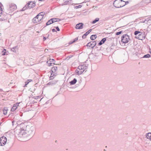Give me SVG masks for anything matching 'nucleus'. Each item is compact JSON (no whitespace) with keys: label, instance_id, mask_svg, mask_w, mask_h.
I'll list each match as a JSON object with an SVG mask.
<instances>
[{"label":"nucleus","instance_id":"nucleus-41","mask_svg":"<svg viewBox=\"0 0 151 151\" xmlns=\"http://www.w3.org/2000/svg\"><path fill=\"white\" fill-rule=\"evenodd\" d=\"M92 29H90L88 32H86L88 34L92 31Z\"/></svg>","mask_w":151,"mask_h":151},{"label":"nucleus","instance_id":"nucleus-42","mask_svg":"<svg viewBox=\"0 0 151 151\" xmlns=\"http://www.w3.org/2000/svg\"><path fill=\"white\" fill-rule=\"evenodd\" d=\"M47 63L48 64V66H51V65H52V63H51V62H50V63H48V61H47Z\"/></svg>","mask_w":151,"mask_h":151},{"label":"nucleus","instance_id":"nucleus-22","mask_svg":"<svg viewBox=\"0 0 151 151\" xmlns=\"http://www.w3.org/2000/svg\"><path fill=\"white\" fill-rule=\"evenodd\" d=\"M51 19L49 20L46 23V26H47L53 23Z\"/></svg>","mask_w":151,"mask_h":151},{"label":"nucleus","instance_id":"nucleus-8","mask_svg":"<svg viewBox=\"0 0 151 151\" xmlns=\"http://www.w3.org/2000/svg\"><path fill=\"white\" fill-rule=\"evenodd\" d=\"M45 13L44 12H42L39 13L36 16L40 21L42 19Z\"/></svg>","mask_w":151,"mask_h":151},{"label":"nucleus","instance_id":"nucleus-44","mask_svg":"<svg viewBox=\"0 0 151 151\" xmlns=\"http://www.w3.org/2000/svg\"><path fill=\"white\" fill-rule=\"evenodd\" d=\"M52 31L53 32H56V31L55 29H52Z\"/></svg>","mask_w":151,"mask_h":151},{"label":"nucleus","instance_id":"nucleus-37","mask_svg":"<svg viewBox=\"0 0 151 151\" xmlns=\"http://www.w3.org/2000/svg\"><path fill=\"white\" fill-rule=\"evenodd\" d=\"M80 65L78 67V69L79 70H80V71H81L82 72V73L84 72V70H83V68H82L81 69V68H80Z\"/></svg>","mask_w":151,"mask_h":151},{"label":"nucleus","instance_id":"nucleus-47","mask_svg":"<svg viewBox=\"0 0 151 151\" xmlns=\"http://www.w3.org/2000/svg\"><path fill=\"white\" fill-rule=\"evenodd\" d=\"M56 19H57V22L60 21L61 20L60 19L58 18H56Z\"/></svg>","mask_w":151,"mask_h":151},{"label":"nucleus","instance_id":"nucleus-13","mask_svg":"<svg viewBox=\"0 0 151 151\" xmlns=\"http://www.w3.org/2000/svg\"><path fill=\"white\" fill-rule=\"evenodd\" d=\"M58 81V80H54L48 83L47 84L53 86L55 84L57 83Z\"/></svg>","mask_w":151,"mask_h":151},{"label":"nucleus","instance_id":"nucleus-10","mask_svg":"<svg viewBox=\"0 0 151 151\" xmlns=\"http://www.w3.org/2000/svg\"><path fill=\"white\" fill-rule=\"evenodd\" d=\"M72 0H63L64 3L62 4V5H67L71 4Z\"/></svg>","mask_w":151,"mask_h":151},{"label":"nucleus","instance_id":"nucleus-26","mask_svg":"<svg viewBox=\"0 0 151 151\" xmlns=\"http://www.w3.org/2000/svg\"><path fill=\"white\" fill-rule=\"evenodd\" d=\"M141 33V32L139 31H135L134 32V35H136V38H137V35L138 34H140Z\"/></svg>","mask_w":151,"mask_h":151},{"label":"nucleus","instance_id":"nucleus-35","mask_svg":"<svg viewBox=\"0 0 151 151\" xmlns=\"http://www.w3.org/2000/svg\"><path fill=\"white\" fill-rule=\"evenodd\" d=\"M50 60H51L50 62L52 63L53 64H55V60H54V59H50Z\"/></svg>","mask_w":151,"mask_h":151},{"label":"nucleus","instance_id":"nucleus-5","mask_svg":"<svg viewBox=\"0 0 151 151\" xmlns=\"http://www.w3.org/2000/svg\"><path fill=\"white\" fill-rule=\"evenodd\" d=\"M7 142V138L4 136L0 138V146L4 145Z\"/></svg>","mask_w":151,"mask_h":151},{"label":"nucleus","instance_id":"nucleus-23","mask_svg":"<svg viewBox=\"0 0 151 151\" xmlns=\"http://www.w3.org/2000/svg\"><path fill=\"white\" fill-rule=\"evenodd\" d=\"M17 107H16L15 105H14L12 107L11 109V111H14L17 108Z\"/></svg>","mask_w":151,"mask_h":151},{"label":"nucleus","instance_id":"nucleus-30","mask_svg":"<svg viewBox=\"0 0 151 151\" xmlns=\"http://www.w3.org/2000/svg\"><path fill=\"white\" fill-rule=\"evenodd\" d=\"M27 8H28V6H27V4H26L21 10V11H24L26 10V9H27Z\"/></svg>","mask_w":151,"mask_h":151},{"label":"nucleus","instance_id":"nucleus-21","mask_svg":"<svg viewBox=\"0 0 151 151\" xmlns=\"http://www.w3.org/2000/svg\"><path fill=\"white\" fill-rule=\"evenodd\" d=\"M76 72L77 74L80 75L82 73V72L80 71L78 68L76 70Z\"/></svg>","mask_w":151,"mask_h":151},{"label":"nucleus","instance_id":"nucleus-60","mask_svg":"<svg viewBox=\"0 0 151 151\" xmlns=\"http://www.w3.org/2000/svg\"><path fill=\"white\" fill-rule=\"evenodd\" d=\"M104 151H105V149H104Z\"/></svg>","mask_w":151,"mask_h":151},{"label":"nucleus","instance_id":"nucleus-3","mask_svg":"<svg viewBox=\"0 0 151 151\" xmlns=\"http://www.w3.org/2000/svg\"><path fill=\"white\" fill-rule=\"evenodd\" d=\"M125 1L122 0H115L113 2V5L116 8H119L126 5Z\"/></svg>","mask_w":151,"mask_h":151},{"label":"nucleus","instance_id":"nucleus-59","mask_svg":"<svg viewBox=\"0 0 151 151\" xmlns=\"http://www.w3.org/2000/svg\"><path fill=\"white\" fill-rule=\"evenodd\" d=\"M1 122H0V125H1Z\"/></svg>","mask_w":151,"mask_h":151},{"label":"nucleus","instance_id":"nucleus-48","mask_svg":"<svg viewBox=\"0 0 151 151\" xmlns=\"http://www.w3.org/2000/svg\"><path fill=\"white\" fill-rule=\"evenodd\" d=\"M3 149L2 148L1 146H0V151H3Z\"/></svg>","mask_w":151,"mask_h":151},{"label":"nucleus","instance_id":"nucleus-29","mask_svg":"<svg viewBox=\"0 0 151 151\" xmlns=\"http://www.w3.org/2000/svg\"><path fill=\"white\" fill-rule=\"evenodd\" d=\"M88 35V33L86 32L82 36V38L83 39H85L86 38V36Z\"/></svg>","mask_w":151,"mask_h":151},{"label":"nucleus","instance_id":"nucleus-17","mask_svg":"<svg viewBox=\"0 0 151 151\" xmlns=\"http://www.w3.org/2000/svg\"><path fill=\"white\" fill-rule=\"evenodd\" d=\"M80 68H83V69L84 70V71H85V72L86 71V70L87 68V66H86V65H80V67H79Z\"/></svg>","mask_w":151,"mask_h":151},{"label":"nucleus","instance_id":"nucleus-56","mask_svg":"<svg viewBox=\"0 0 151 151\" xmlns=\"http://www.w3.org/2000/svg\"><path fill=\"white\" fill-rule=\"evenodd\" d=\"M150 53L151 54V50L150 51Z\"/></svg>","mask_w":151,"mask_h":151},{"label":"nucleus","instance_id":"nucleus-62","mask_svg":"<svg viewBox=\"0 0 151 151\" xmlns=\"http://www.w3.org/2000/svg\"><path fill=\"white\" fill-rule=\"evenodd\" d=\"M150 1H151V0H150Z\"/></svg>","mask_w":151,"mask_h":151},{"label":"nucleus","instance_id":"nucleus-39","mask_svg":"<svg viewBox=\"0 0 151 151\" xmlns=\"http://www.w3.org/2000/svg\"><path fill=\"white\" fill-rule=\"evenodd\" d=\"M81 7H82V6L81 5H78V6H75V7L76 9H78V8H80Z\"/></svg>","mask_w":151,"mask_h":151},{"label":"nucleus","instance_id":"nucleus-38","mask_svg":"<svg viewBox=\"0 0 151 151\" xmlns=\"http://www.w3.org/2000/svg\"><path fill=\"white\" fill-rule=\"evenodd\" d=\"M122 32V31H121L119 32H118L116 33V35H118L120 34Z\"/></svg>","mask_w":151,"mask_h":151},{"label":"nucleus","instance_id":"nucleus-9","mask_svg":"<svg viewBox=\"0 0 151 151\" xmlns=\"http://www.w3.org/2000/svg\"><path fill=\"white\" fill-rule=\"evenodd\" d=\"M83 24L82 23H79L77 24L75 27L76 29H82L83 27Z\"/></svg>","mask_w":151,"mask_h":151},{"label":"nucleus","instance_id":"nucleus-7","mask_svg":"<svg viewBox=\"0 0 151 151\" xmlns=\"http://www.w3.org/2000/svg\"><path fill=\"white\" fill-rule=\"evenodd\" d=\"M28 8L31 9L33 8L35 6V3L34 2H33L32 1H30L27 4Z\"/></svg>","mask_w":151,"mask_h":151},{"label":"nucleus","instance_id":"nucleus-51","mask_svg":"<svg viewBox=\"0 0 151 151\" xmlns=\"http://www.w3.org/2000/svg\"><path fill=\"white\" fill-rule=\"evenodd\" d=\"M128 3H129V2L128 1H126V2L125 1V3L124 4H128Z\"/></svg>","mask_w":151,"mask_h":151},{"label":"nucleus","instance_id":"nucleus-33","mask_svg":"<svg viewBox=\"0 0 151 151\" xmlns=\"http://www.w3.org/2000/svg\"><path fill=\"white\" fill-rule=\"evenodd\" d=\"M6 50L5 49H4V50L2 51V55H5L6 53Z\"/></svg>","mask_w":151,"mask_h":151},{"label":"nucleus","instance_id":"nucleus-45","mask_svg":"<svg viewBox=\"0 0 151 151\" xmlns=\"http://www.w3.org/2000/svg\"><path fill=\"white\" fill-rule=\"evenodd\" d=\"M29 83V82L28 81H26L25 82V86H26Z\"/></svg>","mask_w":151,"mask_h":151},{"label":"nucleus","instance_id":"nucleus-24","mask_svg":"<svg viewBox=\"0 0 151 151\" xmlns=\"http://www.w3.org/2000/svg\"><path fill=\"white\" fill-rule=\"evenodd\" d=\"M78 37H76L72 41H71L69 43V44H71L74 43L78 40Z\"/></svg>","mask_w":151,"mask_h":151},{"label":"nucleus","instance_id":"nucleus-54","mask_svg":"<svg viewBox=\"0 0 151 151\" xmlns=\"http://www.w3.org/2000/svg\"><path fill=\"white\" fill-rule=\"evenodd\" d=\"M45 0H38V1H45Z\"/></svg>","mask_w":151,"mask_h":151},{"label":"nucleus","instance_id":"nucleus-14","mask_svg":"<svg viewBox=\"0 0 151 151\" xmlns=\"http://www.w3.org/2000/svg\"><path fill=\"white\" fill-rule=\"evenodd\" d=\"M107 38V37H105L103 38L99 43V45L100 46L104 43L106 40V39Z\"/></svg>","mask_w":151,"mask_h":151},{"label":"nucleus","instance_id":"nucleus-49","mask_svg":"<svg viewBox=\"0 0 151 151\" xmlns=\"http://www.w3.org/2000/svg\"><path fill=\"white\" fill-rule=\"evenodd\" d=\"M27 81H28L29 82H30L31 81H32V80H31V79H29V80H27Z\"/></svg>","mask_w":151,"mask_h":151},{"label":"nucleus","instance_id":"nucleus-55","mask_svg":"<svg viewBox=\"0 0 151 151\" xmlns=\"http://www.w3.org/2000/svg\"><path fill=\"white\" fill-rule=\"evenodd\" d=\"M14 121H13V122H12V124H13V123H14Z\"/></svg>","mask_w":151,"mask_h":151},{"label":"nucleus","instance_id":"nucleus-25","mask_svg":"<svg viewBox=\"0 0 151 151\" xmlns=\"http://www.w3.org/2000/svg\"><path fill=\"white\" fill-rule=\"evenodd\" d=\"M150 55L149 54H147L146 55H145L144 56L141 58H149L150 57Z\"/></svg>","mask_w":151,"mask_h":151},{"label":"nucleus","instance_id":"nucleus-6","mask_svg":"<svg viewBox=\"0 0 151 151\" xmlns=\"http://www.w3.org/2000/svg\"><path fill=\"white\" fill-rule=\"evenodd\" d=\"M96 42L95 41H91L88 43L86 46L91 47V49H93V48L96 46Z\"/></svg>","mask_w":151,"mask_h":151},{"label":"nucleus","instance_id":"nucleus-34","mask_svg":"<svg viewBox=\"0 0 151 151\" xmlns=\"http://www.w3.org/2000/svg\"><path fill=\"white\" fill-rule=\"evenodd\" d=\"M73 56V55H70L69 56H68V57H67L66 58V59L67 60H69L70 58H71Z\"/></svg>","mask_w":151,"mask_h":151},{"label":"nucleus","instance_id":"nucleus-36","mask_svg":"<svg viewBox=\"0 0 151 151\" xmlns=\"http://www.w3.org/2000/svg\"><path fill=\"white\" fill-rule=\"evenodd\" d=\"M2 9L1 7L0 6V17L2 14Z\"/></svg>","mask_w":151,"mask_h":151},{"label":"nucleus","instance_id":"nucleus-11","mask_svg":"<svg viewBox=\"0 0 151 151\" xmlns=\"http://www.w3.org/2000/svg\"><path fill=\"white\" fill-rule=\"evenodd\" d=\"M57 67L56 66H55L52 68L51 71L52 73H54L55 74H57Z\"/></svg>","mask_w":151,"mask_h":151},{"label":"nucleus","instance_id":"nucleus-50","mask_svg":"<svg viewBox=\"0 0 151 151\" xmlns=\"http://www.w3.org/2000/svg\"><path fill=\"white\" fill-rule=\"evenodd\" d=\"M46 38L45 37H43V40L44 41L46 40Z\"/></svg>","mask_w":151,"mask_h":151},{"label":"nucleus","instance_id":"nucleus-46","mask_svg":"<svg viewBox=\"0 0 151 151\" xmlns=\"http://www.w3.org/2000/svg\"><path fill=\"white\" fill-rule=\"evenodd\" d=\"M3 20H5V19H4V18H2L0 17V21H2Z\"/></svg>","mask_w":151,"mask_h":151},{"label":"nucleus","instance_id":"nucleus-57","mask_svg":"<svg viewBox=\"0 0 151 151\" xmlns=\"http://www.w3.org/2000/svg\"><path fill=\"white\" fill-rule=\"evenodd\" d=\"M94 56H96V54H95V55H94Z\"/></svg>","mask_w":151,"mask_h":151},{"label":"nucleus","instance_id":"nucleus-53","mask_svg":"<svg viewBox=\"0 0 151 151\" xmlns=\"http://www.w3.org/2000/svg\"><path fill=\"white\" fill-rule=\"evenodd\" d=\"M17 124H18V125H19V124H20H20H19V121H18V122H17Z\"/></svg>","mask_w":151,"mask_h":151},{"label":"nucleus","instance_id":"nucleus-18","mask_svg":"<svg viewBox=\"0 0 151 151\" xmlns=\"http://www.w3.org/2000/svg\"><path fill=\"white\" fill-rule=\"evenodd\" d=\"M18 49V46H15L13 47L12 48H11V51H12L14 52H16L17 50Z\"/></svg>","mask_w":151,"mask_h":151},{"label":"nucleus","instance_id":"nucleus-61","mask_svg":"<svg viewBox=\"0 0 151 151\" xmlns=\"http://www.w3.org/2000/svg\"><path fill=\"white\" fill-rule=\"evenodd\" d=\"M1 35V34L0 33V36Z\"/></svg>","mask_w":151,"mask_h":151},{"label":"nucleus","instance_id":"nucleus-20","mask_svg":"<svg viewBox=\"0 0 151 151\" xmlns=\"http://www.w3.org/2000/svg\"><path fill=\"white\" fill-rule=\"evenodd\" d=\"M97 37L96 35H92L91 36L90 38L92 40H95Z\"/></svg>","mask_w":151,"mask_h":151},{"label":"nucleus","instance_id":"nucleus-1","mask_svg":"<svg viewBox=\"0 0 151 151\" xmlns=\"http://www.w3.org/2000/svg\"><path fill=\"white\" fill-rule=\"evenodd\" d=\"M34 127L32 124L27 125L25 123H22L20 124V129H17L15 131V134L21 137H27L29 136V138H32L34 135L35 132Z\"/></svg>","mask_w":151,"mask_h":151},{"label":"nucleus","instance_id":"nucleus-2","mask_svg":"<svg viewBox=\"0 0 151 151\" xmlns=\"http://www.w3.org/2000/svg\"><path fill=\"white\" fill-rule=\"evenodd\" d=\"M17 8V6L15 4H12L7 6V10L6 11V14L11 15L12 13L16 10Z\"/></svg>","mask_w":151,"mask_h":151},{"label":"nucleus","instance_id":"nucleus-58","mask_svg":"<svg viewBox=\"0 0 151 151\" xmlns=\"http://www.w3.org/2000/svg\"><path fill=\"white\" fill-rule=\"evenodd\" d=\"M57 142V140H56V141H55V142Z\"/></svg>","mask_w":151,"mask_h":151},{"label":"nucleus","instance_id":"nucleus-31","mask_svg":"<svg viewBox=\"0 0 151 151\" xmlns=\"http://www.w3.org/2000/svg\"><path fill=\"white\" fill-rule=\"evenodd\" d=\"M7 111V109H4L3 110V114L4 115L6 114Z\"/></svg>","mask_w":151,"mask_h":151},{"label":"nucleus","instance_id":"nucleus-43","mask_svg":"<svg viewBox=\"0 0 151 151\" xmlns=\"http://www.w3.org/2000/svg\"><path fill=\"white\" fill-rule=\"evenodd\" d=\"M20 103V102H19V103H16V104H14V105H15L16 106V107H17V106H19V104Z\"/></svg>","mask_w":151,"mask_h":151},{"label":"nucleus","instance_id":"nucleus-40","mask_svg":"<svg viewBox=\"0 0 151 151\" xmlns=\"http://www.w3.org/2000/svg\"><path fill=\"white\" fill-rule=\"evenodd\" d=\"M56 28V29L58 31H60V29L59 28V27L58 26H57L56 27H55Z\"/></svg>","mask_w":151,"mask_h":151},{"label":"nucleus","instance_id":"nucleus-32","mask_svg":"<svg viewBox=\"0 0 151 151\" xmlns=\"http://www.w3.org/2000/svg\"><path fill=\"white\" fill-rule=\"evenodd\" d=\"M53 23L54 22H57V19H56V18H53L51 19Z\"/></svg>","mask_w":151,"mask_h":151},{"label":"nucleus","instance_id":"nucleus-4","mask_svg":"<svg viewBox=\"0 0 151 151\" xmlns=\"http://www.w3.org/2000/svg\"><path fill=\"white\" fill-rule=\"evenodd\" d=\"M130 39L129 36L127 34L123 35L122 37V42L123 43H126L129 41Z\"/></svg>","mask_w":151,"mask_h":151},{"label":"nucleus","instance_id":"nucleus-12","mask_svg":"<svg viewBox=\"0 0 151 151\" xmlns=\"http://www.w3.org/2000/svg\"><path fill=\"white\" fill-rule=\"evenodd\" d=\"M139 40H142L145 38L144 35L142 34V32L139 34L137 37V38Z\"/></svg>","mask_w":151,"mask_h":151},{"label":"nucleus","instance_id":"nucleus-28","mask_svg":"<svg viewBox=\"0 0 151 151\" xmlns=\"http://www.w3.org/2000/svg\"><path fill=\"white\" fill-rule=\"evenodd\" d=\"M99 20V18H96L95 20H94L92 22V23L93 24H94L96 22L98 21Z\"/></svg>","mask_w":151,"mask_h":151},{"label":"nucleus","instance_id":"nucleus-16","mask_svg":"<svg viewBox=\"0 0 151 151\" xmlns=\"http://www.w3.org/2000/svg\"><path fill=\"white\" fill-rule=\"evenodd\" d=\"M77 81V80L76 78H74L69 83L70 85H73L75 84Z\"/></svg>","mask_w":151,"mask_h":151},{"label":"nucleus","instance_id":"nucleus-15","mask_svg":"<svg viewBox=\"0 0 151 151\" xmlns=\"http://www.w3.org/2000/svg\"><path fill=\"white\" fill-rule=\"evenodd\" d=\"M40 20H39L38 18L36 16L34 18L32 19V22L34 23H37L40 22Z\"/></svg>","mask_w":151,"mask_h":151},{"label":"nucleus","instance_id":"nucleus-19","mask_svg":"<svg viewBox=\"0 0 151 151\" xmlns=\"http://www.w3.org/2000/svg\"><path fill=\"white\" fill-rule=\"evenodd\" d=\"M146 137L148 139H149L150 140H151V133H149L146 134Z\"/></svg>","mask_w":151,"mask_h":151},{"label":"nucleus","instance_id":"nucleus-27","mask_svg":"<svg viewBox=\"0 0 151 151\" xmlns=\"http://www.w3.org/2000/svg\"><path fill=\"white\" fill-rule=\"evenodd\" d=\"M51 76H50V79L51 80V79H52L53 78H51L53 77L54 76H56L57 74H55V73H52V72L51 71Z\"/></svg>","mask_w":151,"mask_h":151},{"label":"nucleus","instance_id":"nucleus-52","mask_svg":"<svg viewBox=\"0 0 151 151\" xmlns=\"http://www.w3.org/2000/svg\"><path fill=\"white\" fill-rule=\"evenodd\" d=\"M45 52H47V51H48V50L47 49H45Z\"/></svg>","mask_w":151,"mask_h":151}]
</instances>
